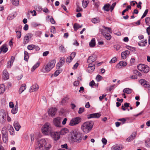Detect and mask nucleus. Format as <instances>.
Returning <instances> with one entry per match:
<instances>
[{
    "label": "nucleus",
    "instance_id": "f257e3e1",
    "mask_svg": "<svg viewBox=\"0 0 150 150\" xmlns=\"http://www.w3.org/2000/svg\"><path fill=\"white\" fill-rule=\"evenodd\" d=\"M51 147V146L45 139H42L37 142V145L36 148V150H44L45 149L49 150Z\"/></svg>",
    "mask_w": 150,
    "mask_h": 150
},
{
    "label": "nucleus",
    "instance_id": "f03ea898",
    "mask_svg": "<svg viewBox=\"0 0 150 150\" xmlns=\"http://www.w3.org/2000/svg\"><path fill=\"white\" fill-rule=\"evenodd\" d=\"M71 139L73 141L79 143L81 142L82 139L81 133L79 131L74 130L71 132Z\"/></svg>",
    "mask_w": 150,
    "mask_h": 150
},
{
    "label": "nucleus",
    "instance_id": "7ed1b4c3",
    "mask_svg": "<svg viewBox=\"0 0 150 150\" xmlns=\"http://www.w3.org/2000/svg\"><path fill=\"white\" fill-rule=\"evenodd\" d=\"M93 123L91 121H88L84 123L81 126V129L83 132L87 133L91 130Z\"/></svg>",
    "mask_w": 150,
    "mask_h": 150
},
{
    "label": "nucleus",
    "instance_id": "20e7f679",
    "mask_svg": "<svg viewBox=\"0 0 150 150\" xmlns=\"http://www.w3.org/2000/svg\"><path fill=\"white\" fill-rule=\"evenodd\" d=\"M42 130L43 134L46 135L50 134L52 130L50 125L48 123H46L43 126Z\"/></svg>",
    "mask_w": 150,
    "mask_h": 150
},
{
    "label": "nucleus",
    "instance_id": "39448f33",
    "mask_svg": "<svg viewBox=\"0 0 150 150\" xmlns=\"http://www.w3.org/2000/svg\"><path fill=\"white\" fill-rule=\"evenodd\" d=\"M56 61L53 59L48 63L45 66L44 72L47 73L50 71L55 66Z\"/></svg>",
    "mask_w": 150,
    "mask_h": 150
},
{
    "label": "nucleus",
    "instance_id": "423d86ee",
    "mask_svg": "<svg viewBox=\"0 0 150 150\" xmlns=\"http://www.w3.org/2000/svg\"><path fill=\"white\" fill-rule=\"evenodd\" d=\"M81 118L79 117L74 118L70 121L69 125L74 126L78 125L81 122Z\"/></svg>",
    "mask_w": 150,
    "mask_h": 150
},
{
    "label": "nucleus",
    "instance_id": "0eeeda50",
    "mask_svg": "<svg viewBox=\"0 0 150 150\" xmlns=\"http://www.w3.org/2000/svg\"><path fill=\"white\" fill-rule=\"evenodd\" d=\"M61 134L60 132H53L52 131L50 134L54 140L57 141L60 138Z\"/></svg>",
    "mask_w": 150,
    "mask_h": 150
},
{
    "label": "nucleus",
    "instance_id": "6e6552de",
    "mask_svg": "<svg viewBox=\"0 0 150 150\" xmlns=\"http://www.w3.org/2000/svg\"><path fill=\"white\" fill-rule=\"evenodd\" d=\"M61 118L60 117H57L54 118L53 120L54 125L56 127H61Z\"/></svg>",
    "mask_w": 150,
    "mask_h": 150
},
{
    "label": "nucleus",
    "instance_id": "1a4fd4ad",
    "mask_svg": "<svg viewBox=\"0 0 150 150\" xmlns=\"http://www.w3.org/2000/svg\"><path fill=\"white\" fill-rule=\"evenodd\" d=\"M57 110V109L56 108H51L49 109L48 110V113L50 116H54L56 114Z\"/></svg>",
    "mask_w": 150,
    "mask_h": 150
},
{
    "label": "nucleus",
    "instance_id": "9d476101",
    "mask_svg": "<svg viewBox=\"0 0 150 150\" xmlns=\"http://www.w3.org/2000/svg\"><path fill=\"white\" fill-rule=\"evenodd\" d=\"M33 35L30 33H28L25 36L24 38V43H27L32 37Z\"/></svg>",
    "mask_w": 150,
    "mask_h": 150
},
{
    "label": "nucleus",
    "instance_id": "9b49d317",
    "mask_svg": "<svg viewBox=\"0 0 150 150\" xmlns=\"http://www.w3.org/2000/svg\"><path fill=\"white\" fill-rule=\"evenodd\" d=\"M6 118V114L4 111L0 112V122L3 123L4 122Z\"/></svg>",
    "mask_w": 150,
    "mask_h": 150
},
{
    "label": "nucleus",
    "instance_id": "f8f14e48",
    "mask_svg": "<svg viewBox=\"0 0 150 150\" xmlns=\"http://www.w3.org/2000/svg\"><path fill=\"white\" fill-rule=\"evenodd\" d=\"M65 62V59L64 58H61L60 60L56 65L57 69H59L64 64Z\"/></svg>",
    "mask_w": 150,
    "mask_h": 150
},
{
    "label": "nucleus",
    "instance_id": "ddd939ff",
    "mask_svg": "<svg viewBox=\"0 0 150 150\" xmlns=\"http://www.w3.org/2000/svg\"><path fill=\"white\" fill-rule=\"evenodd\" d=\"M101 116V114L100 113H94L91 114L87 115V117L88 119L90 118H99Z\"/></svg>",
    "mask_w": 150,
    "mask_h": 150
},
{
    "label": "nucleus",
    "instance_id": "4468645a",
    "mask_svg": "<svg viewBox=\"0 0 150 150\" xmlns=\"http://www.w3.org/2000/svg\"><path fill=\"white\" fill-rule=\"evenodd\" d=\"M96 60V57L95 56H91L88 57L87 62L89 64H93L92 63L94 62Z\"/></svg>",
    "mask_w": 150,
    "mask_h": 150
},
{
    "label": "nucleus",
    "instance_id": "2eb2a0df",
    "mask_svg": "<svg viewBox=\"0 0 150 150\" xmlns=\"http://www.w3.org/2000/svg\"><path fill=\"white\" fill-rule=\"evenodd\" d=\"M95 68V66L94 64H89L87 68L88 72L90 73H91L94 71Z\"/></svg>",
    "mask_w": 150,
    "mask_h": 150
},
{
    "label": "nucleus",
    "instance_id": "dca6fc26",
    "mask_svg": "<svg viewBox=\"0 0 150 150\" xmlns=\"http://www.w3.org/2000/svg\"><path fill=\"white\" fill-rule=\"evenodd\" d=\"M39 86L37 84H34L31 86L30 88L29 89V92H31L37 91L39 88Z\"/></svg>",
    "mask_w": 150,
    "mask_h": 150
},
{
    "label": "nucleus",
    "instance_id": "f3484780",
    "mask_svg": "<svg viewBox=\"0 0 150 150\" xmlns=\"http://www.w3.org/2000/svg\"><path fill=\"white\" fill-rule=\"evenodd\" d=\"M127 65V62L124 61H121L117 64L116 67L119 69H120L123 67H125Z\"/></svg>",
    "mask_w": 150,
    "mask_h": 150
},
{
    "label": "nucleus",
    "instance_id": "a211bd4d",
    "mask_svg": "<svg viewBox=\"0 0 150 150\" xmlns=\"http://www.w3.org/2000/svg\"><path fill=\"white\" fill-rule=\"evenodd\" d=\"M129 54L130 52L128 50H126L123 51L121 53V57L123 59H125L129 55Z\"/></svg>",
    "mask_w": 150,
    "mask_h": 150
},
{
    "label": "nucleus",
    "instance_id": "6ab92c4d",
    "mask_svg": "<svg viewBox=\"0 0 150 150\" xmlns=\"http://www.w3.org/2000/svg\"><path fill=\"white\" fill-rule=\"evenodd\" d=\"M0 50H1L0 53H1V52L4 53H6L8 50V48L6 44H3L1 47L0 48Z\"/></svg>",
    "mask_w": 150,
    "mask_h": 150
},
{
    "label": "nucleus",
    "instance_id": "aec40b11",
    "mask_svg": "<svg viewBox=\"0 0 150 150\" xmlns=\"http://www.w3.org/2000/svg\"><path fill=\"white\" fill-rule=\"evenodd\" d=\"M9 78V74L6 70H4L3 71V78L5 80H6Z\"/></svg>",
    "mask_w": 150,
    "mask_h": 150
},
{
    "label": "nucleus",
    "instance_id": "412c9836",
    "mask_svg": "<svg viewBox=\"0 0 150 150\" xmlns=\"http://www.w3.org/2000/svg\"><path fill=\"white\" fill-rule=\"evenodd\" d=\"M123 148V146L122 145H115L112 147V150H120Z\"/></svg>",
    "mask_w": 150,
    "mask_h": 150
},
{
    "label": "nucleus",
    "instance_id": "4be33fe9",
    "mask_svg": "<svg viewBox=\"0 0 150 150\" xmlns=\"http://www.w3.org/2000/svg\"><path fill=\"white\" fill-rule=\"evenodd\" d=\"M137 134L136 132L133 133L126 140L128 142H130L133 140L136 136Z\"/></svg>",
    "mask_w": 150,
    "mask_h": 150
},
{
    "label": "nucleus",
    "instance_id": "5701e85b",
    "mask_svg": "<svg viewBox=\"0 0 150 150\" xmlns=\"http://www.w3.org/2000/svg\"><path fill=\"white\" fill-rule=\"evenodd\" d=\"M14 127L16 130L18 131L21 127V126L17 121L14 122L13 124Z\"/></svg>",
    "mask_w": 150,
    "mask_h": 150
},
{
    "label": "nucleus",
    "instance_id": "b1692460",
    "mask_svg": "<svg viewBox=\"0 0 150 150\" xmlns=\"http://www.w3.org/2000/svg\"><path fill=\"white\" fill-rule=\"evenodd\" d=\"M26 85L25 84H22L20 87L19 92L20 94L26 88Z\"/></svg>",
    "mask_w": 150,
    "mask_h": 150
},
{
    "label": "nucleus",
    "instance_id": "393cba45",
    "mask_svg": "<svg viewBox=\"0 0 150 150\" xmlns=\"http://www.w3.org/2000/svg\"><path fill=\"white\" fill-rule=\"evenodd\" d=\"M139 82L141 85L149 86L148 87L150 88V85L147 83V81L144 79H141L139 81Z\"/></svg>",
    "mask_w": 150,
    "mask_h": 150
},
{
    "label": "nucleus",
    "instance_id": "a878e982",
    "mask_svg": "<svg viewBox=\"0 0 150 150\" xmlns=\"http://www.w3.org/2000/svg\"><path fill=\"white\" fill-rule=\"evenodd\" d=\"M82 27V25H80L79 24L76 23H74L73 25V27L75 31H76L79 28H81Z\"/></svg>",
    "mask_w": 150,
    "mask_h": 150
},
{
    "label": "nucleus",
    "instance_id": "bb28decb",
    "mask_svg": "<svg viewBox=\"0 0 150 150\" xmlns=\"http://www.w3.org/2000/svg\"><path fill=\"white\" fill-rule=\"evenodd\" d=\"M89 45L90 47H93L95 46L96 41L95 38H93L89 42Z\"/></svg>",
    "mask_w": 150,
    "mask_h": 150
},
{
    "label": "nucleus",
    "instance_id": "cd10ccee",
    "mask_svg": "<svg viewBox=\"0 0 150 150\" xmlns=\"http://www.w3.org/2000/svg\"><path fill=\"white\" fill-rule=\"evenodd\" d=\"M147 43V40H145L140 41L138 43L139 45L140 46H145Z\"/></svg>",
    "mask_w": 150,
    "mask_h": 150
},
{
    "label": "nucleus",
    "instance_id": "c85d7f7f",
    "mask_svg": "<svg viewBox=\"0 0 150 150\" xmlns=\"http://www.w3.org/2000/svg\"><path fill=\"white\" fill-rule=\"evenodd\" d=\"M110 5L109 4H105L103 7V9L107 11H109Z\"/></svg>",
    "mask_w": 150,
    "mask_h": 150
},
{
    "label": "nucleus",
    "instance_id": "c756f323",
    "mask_svg": "<svg viewBox=\"0 0 150 150\" xmlns=\"http://www.w3.org/2000/svg\"><path fill=\"white\" fill-rule=\"evenodd\" d=\"M123 91L124 93L129 94L132 93V90L129 88H126L124 89Z\"/></svg>",
    "mask_w": 150,
    "mask_h": 150
},
{
    "label": "nucleus",
    "instance_id": "7c9ffc66",
    "mask_svg": "<svg viewBox=\"0 0 150 150\" xmlns=\"http://www.w3.org/2000/svg\"><path fill=\"white\" fill-rule=\"evenodd\" d=\"M89 2L88 0H83L82 3L83 7L84 8L87 7Z\"/></svg>",
    "mask_w": 150,
    "mask_h": 150
},
{
    "label": "nucleus",
    "instance_id": "2f4dec72",
    "mask_svg": "<svg viewBox=\"0 0 150 150\" xmlns=\"http://www.w3.org/2000/svg\"><path fill=\"white\" fill-rule=\"evenodd\" d=\"M1 133L2 135H8L7 130L6 127H4L2 128Z\"/></svg>",
    "mask_w": 150,
    "mask_h": 150
},
{
    "label": "nucleus",
    "instance_id": "473e14b6",
    "mask_svg": "<svg viewBox=\"0 0 150 150\" xmlns=\"http://www.w3.org/2000/svg\"><path fill=\"white\" fill-rule=\"evenodd\" d=\"M103 36L108 40H110L111 38V35L109 33L107 32L103 34Z\"/></svg>",
    "mask_w": 150,
    "mask_h": 150
},
{
    "label": "nucleus",
    "instance_id": "72a5a7b5",
    "mask_svg": "<svg viewBox=\"0 0 150 150\" xmlns=\"http://www.w3.org/2000/svg\"><path fill=\"white\" fill-rule=\"evenodd\" d=\"M40 62H38L36 64H35L32 68H31V71H33L35 69L38 67L39 65H40Z\"/></svg>",
    "mask_w": 150,
    "mask_h": 150
},
{
    "label": "nucleus",
    "instance_id": "f704fd0d",
    "mask_svg": "<svg viewBox=\"0 0 150 150\" xmlns=\"http://www.w3.org/2000/svg\"><path fill=\"white\" fill-rule=\"evenodd\" d=\"M29 58V56L28 52L26 51H24V60L28 62Z\"/></svg>",
    "mask_w": 150,
    "mask_h": 150
},
{
    "label": "nucleus",
    "instance_id": "c9c22d12",
    "mask_svg": "<svg viewBox=\"0 0 150 150\" xmlns=\"http://www.w3.org/2000/svg\"><path fill=\"white\" fill-rule=\"evenodd\" d=\"M146 67V65L142 64H140L137 66V67L138 70L142 71L143 68H144V67Z\"/></svg>",
    "mask_w": 150,
    "mask_h": 150
},
{
    "label": "nucleus",
    "instance_id": "e433bc0d",
    "mask_svg": "<svg viewBox=\"0 0 150 150\" xmlns=\"http://www.w3.org/2000/svg\"><path fill=\"white\" fill-rule=\"evenodd\" d=\"M5 89V86L3 84H1L0 85V94L3 93Z\"/></svg>",
    "mask_w": 150,
    "mask_h": 150
},
{
    "label": "nucleus",
    "instance_id": "4c0bfd02",
    "mask_svg": "<svg viewBox=\"0 0 150 150\" xmlns=\"http://www.w3.org/2000/svg\"><path fill=\"white\" fill-rule=\"evenodd\" d=\"M59 50H60V52L65 53L66 52V50L64 47L62 45H61L59 46Z\"/></svg>",
    "mask_w": 150,
    "mask_h": 150
},
{
    "label": "nucleus",
    "instance_id": "58836bf2",
    "mask_svg": "<svg viewBox=\"0 0 150 150\" xmlns=\"http://www.w3.org/2000/svg\"><path fill=\"white\" fill-rule=\"evenodd\" d=\"M12 4L15 6H18L19 5L18 0H10Z\"/></svg>",
    "mask_w": 150,
    "mask_h": 150
},
{
    "label": "nucleus",
    "instance_id": "ea45409f",
    "mask_svg": "<svg viewBox=\"0 0 150 150\" xmlns=\"http://www.w3.org/2000/svg\"><path fill=\"white\" fill-rule=\"evenodd\" d=\"M9 132H10L11 135L14 134V131L13 128L11 125H10L8 129Z\"/></svg>",
    "mask_w": 150,
    "mask_h": 150
},
{
    "label": "nucleus",
    "instance_id": "a19ab883",
    "mask_svg": "<svg viewBox=\"0 0 150 150\" xmlns=\"http://www.w3.org/2000/svg\"><path fill=\"white\" fill-rule=\"evenodd\" d=\"M145 144L146 147L150 148V138L148 139L145 140Z\"/></svg>",
    "mask_w": 150,
    "mask_h": 150
},
{
    "label": "nucleus",
    "instance_id": "79ce46f5",
    "mask_svg": "<svg viewBox=\"0 0 150 150\" xmlns=\"http://www.w3.org/2000/svg\"><path fill=\"white\" fill-rule=\"evenodd\" d=\"M3 140V142L5 143L8 142V137L7 135H2Z\"/></svg>",
    "mask_w": 150,
    "mask_h": 150
},
{
    "label": "nucleus",
    "instance_id": "37998d69",
    "mask_svg": "<svg viewBox=\"0 0 150 150\" xmlns=\"http://www.w3.org/2000/svg\"><path fill=\"white\" fill-rule=\"evenodd\" d=\"M144 67V68H143L142 71H143L145 73H147L149 70V68L147 65H146V67Z\"/></svg>",
    "mask_w": 150,
    "mask_h": 150
},
{
    "label": "nucleus",
    "instance_id": "c03bdc74",
    "mask_svg": "<svg viewBox=\"0 0 150 150\" xmlns=\"http://www.w3.org/2000/svg\"><path fill=\"white\" fill-rule=\"evenodd\" d=\"M126 47L129 50L132 51L133 52H134L136 50L134 47L130 46L128 45H126Z\"/></svg>",
    "mask_w": 150,
    "mask_h": 150
},
{
    "label": "nucleus",
    "instance_id": "a18cd8bd",
    "mask_svg": "<svg viewBox=\"0 0 150 150\" xmlns=\"http://www.w3.org/2000/svg\"><path fill=\"white\" fill-rule=\"evenodd\" d=\"M91 21L92 22L94 23H98L100 21L99 18H94L92 19Z\"/></svg>",
    "mask_w": 150,
    "mask_h": 150
},
{
    "label": "nucleus",
    "instance_id": "49530a36",
    "mask_svg": "<svg viewBox=\"0 0 150 150\" xmlns=\"http://www.w3.org/2000/svg\"><path fill=\"white\" fill-rule=\"evenodd\" d=\"M145 22L147 25H150V18L147 17L145 19Z\"/></svg>",
    "mask_w": 150,
    "mask_h": 150
},
{
    "label": "nucleus",
    "instance_id": "de8ad7c7",
    "mask_svg": "<svg viewBox=\"0 0 150 150\" xmlns=\"http://www.w3.org/2000/svg\"><path fill=\"white\" fill-rule=\"evenodd\" d=\"M35 45H29L27 46V48L28 50H32L34 48Z\"/></svg>",
    "mask_w": 150,
    "mask_h": 150
},
{
    "label": "nucleus",
    "instance_id": "09e8293b",
    "mask_svg": "<svg viewBox=\"0 0 150 150\" xmlns=\"http://www.w3.org/2000/svg\"><path fill=\"white\" fill-rule=\"evenodd\" d=\"M61 70H56L54 72V76H57L61 72Z\"/></svg>",
    "mask_w": 150,
    "mask_h": 150
},
{
    "label": "nucleus",
    "instance_id": "8fccbe9b",
    "mask_svg": "<svg viewBox=\"0 0 150 150\" xmlns=\"http://www.w3.org/2000/svg\"><path fill=\"white\" fill-rule=\"evenodd\" d=\"M103 27L105 29H106V30H107L109 32L111 33H112V30H111V28H108V27H105V26H103Z\"/></svg>",
    "mask_w": 150,
    "mask_h": 150
},
{
    "label": "nucleus",
    "instance_id": "3c124183",
    "mask_svg": "<svg viewBox=\"0 0 150 150\" xmlns=\"http://www.w3.org/2000/svg\"><path fill=\"white\" fill-rule=\"evenodd\" d=\"M16 33H17V35L18 38H20L21 36V32L20 30L16 31Z\"/></svg>",
    "mask_w": 150,
    "mask_h": 150
},
{
    "label": "nucleus",
    "instance_id": "603ef678",
    "mask_svg": "<svg viewBox=\"0 0 150 150\" xmlns=\"http://www.w3.org/2000/svg\"><path fill=\"white\" fill-rule=\"evenodd\" d=\"M117 120L120 121H121L122 122L123 124H125L126 121V120L125 118H122L119 119H117Z\"/></svg>",
    "mask_w": 150,
    "mask_h": 150
},
{
    "label": "nucleus",
    "instance_id": "864d4df0",
    "mask_svg": "<svg viewBox=\"0 0 150 150\" xmlns=\"http://www.w3.org/2000/svg\"><path fill=\"white\" fill-rule=\"evenodd\" d=\"M77 8L76 9V12H79L80 11H82V8L79 7V5L77 4Z\"/></svg>",
    "mask_w": 150,
    "mask_h": 150
},
{
    "label": "nucleus",
    "instance_id": "5fc2aeb1",
    "mask_svg": "<svg viewBox=\"0 0 150 150\" xmlns=\"http://www.w3.org/2000/svg\"><path fill=\"white\" fill-rule=\"evenodd\" d=\"M36 9V10L38 11H41L42 9L41 7L38 6V5H36L34 7Z\"/></svg>",
    "mask_w": 150,
    "mask_h": 150
},
{
    "label": "nucleus",
    "instance_id": "6e6d98bb",
    "mask_svg": "<svg viewBox=\"0 0 150 150\" xmlns=\"http://www.w3.org/2000/svg\"><path fill=\"white\" fill-rule=\"evenodd\" d=\"M102 77L100 75L98 74L96 78V79L98 81H99L102 79Z\"/></svg>",
    "mask_w": 150,
    "mask_h": 150
},
{
    "label": "nucleus",
    "instance_id": "4d7b16f0",
    "mask_svg": "<svg viewBox=\"0 0 150 150\" xmlns=\"http://www.w3.org/2000/svg\"><path fill=\"white\" fill-rule=\"evenodd\" d=\"M50 31L51 33H55V32H56L55 28L54 26H52L51 27V28H50Z\"/></svg>",
    "mask_w": 150,
    "mask_h": 150
},
{
    "label": "nucleus",
    "instance_id": "13d9d810",
    "mask_svg": "<svg viewBox=\"0 0 150 150\" xmlns=\"http://www.w3.org/2000/svg\"><path fill=\"white\" fill-rule=\"evenodd\" d=\"M17 111L18 109L15 108H13L12 109L11 112L12 113L15 114L17 112Z\"/></svg>",
    "mask_w": 150,
    "mask_h": 150
},
{
    "label": "nucleus",
    "instance_id": "bf43d9fd",
    "mask_svg": "<svg viewBox=\"0 0 150 150\" xmlns=\"http://www.w3.org/2000/svg\"><path fill=\"white\" fill-rule=\"evenodd\" d=\"M148 12V9H146L145 10V11H144V13H143V15H142V17H141V19H142L145 16H146V15L147 14Z\"/></svg>",
    "mask_w": 150,
    "mask_h": 150
},
{
    "label": "nucleus",
    "instance_id": "052dcab7",
    "mask_svg": "<svg viewBox=\"0 0 150 150\" xmlns=\"http://www.w3.org/2000/svg\"><path fill=\"white\" fill-rule=\"evenodd\" d=\"M67 100V98H63L62 100L61 103L62 105H64L66 102Z\"/></svg>",
    "mask_w": 150,
    "mask_h": 150
},
{
    "label": "nucleus",
    "instance_id": "680f3d73",
    "mask_svg": "<svg viewBox=\"0 0 150 150\" xmlns=\"http://www.w3.org/2000/svg\"><path fill=\"white\" fill-rule=\"evenodd\" d=\"M76 54V53L75 52H73L70 54V56L69 57L71 58V59L73 60V59L75 57Z\"/></svg>",
    "mask_w": 150,
    "mask_h": 150
},
{
    "label": "nucleus",
    "instance_id": "e2e57ef3",
    "mask_svg": "<svg viewBox=\"0 0 150 150\" xmlns=\"http://www.w3.org/2000/svg\"><path fill=\"white\" fill-rule=\"evenodd\" d=\"M116 4V2H114L112 4V6H110V9L111 10V11H112L113 10L114 8L115 7Z\"/></svg>",
    "mask_w": 150,
    "mask_h": 150
},
{
    "label": "nucleus",
    "instance_id": "0e129e2a",
    "mask_svg": "<svg viewBox=\"0 0 150 150\" xmlns=\"http://www.w3.org/2000/svg\"><path fill=\"white\" fill-rule=\"evenodd\" d=\"M114 48L117 51L119 50L120 47V46L119 45H115L114 46Z\"/></svg>",
    "mask_w": 150,
    "mask_h": 150
},
{
    "label": "nucleus",
    "instance_id": "69168bd1",
    "mask_svg": "<svg viewBox=\"0 0 150 150\" xmlns=\"http://www.w3.org/2000/svg\"><path fill=\"white\" fill-rule=\"evenodd\" d=\"M117 61V58L116 57H114L112 58L111 60L110 61V63H115Z\"/></svg>",
    "mask_w": 150,
    "mask_h": 150
},
{
    "label": "nucleus",
    "instance_id": "338daca9",
    "mask_svg": "<svg viewBox=\"0 0 150 150\" xmlns=\"http://www.w3.org/2000/svg\"><path fill=\"white\" fill-rule=\"evenodd\" d=\"M84 111V108H79V110L78 111L79 114H81Z\"/></svg>",
    "mask_w": 150,
    "mask_h": 150
},
{
    "label": "nucleus",
    "instance_id": "774afa93",
    "mask_svg": "<svg viewBox=\"0 0 150 150\" xmlns=\"http://www.w3.org/2000/svg\"><path fill=\"white\" fill-rule=\"evenodd\" d=\"M14 18V15H10L7 17V19L8 20H12V19L13 18Z\"/></svg>",
    "mask_w": 150,
    "mask_h": 150
}]
</instances>
